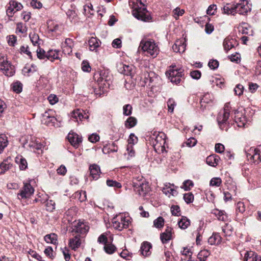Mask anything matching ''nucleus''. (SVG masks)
<instances>
[{
    "label": "nucleus",
    "instance_id": "nucleus-1",
    "mask_svg": "<svg viewBox=\"0 0 261 261\" xmlns=\"http://www.w3.org/2000/svg\"><path fill=\"white\" fill-rule=\"evenodd\" d=\"M129 5L132 8V14L135 18L144 22L151 20L150 13L141 0H130Z\"/></svg>",
    "mask_w": 261,
    "mask_h": 261
},
{
    "label": "nucleus",
    "instance_id": "nucleus-2",
    "mask_svg": "<svg viewBox=\"0 0 261 261\" xmlns=\"http://www.w3.org/2000/svg\"><path fill=\"white\" fill-rule=\"evenodd\" d=\"M231 111V107L229 103L225 104L223 110L220 112L218 117L217 121L220 128L225 131H227L230 125V120L229 119L230 113Z\"/></svg>",
    "mask_w": 261,
    "mask_h": 261
},
{
    "label": "nucleus",
    "instance_id": "nucleus-3",
    "mask_svg": "<svg viewBox=\"0 0 261 261\" xmlns=\"http://www.w3.org/2000/svg\"><path fill=\"white\" fill-rule=\"evenodd\" d=\"M139 48L153 58L156 57L160 52L158 45L151 39L142 40L140 43Z\"/></svg>",
    "mask_w": 261,
    "mask_h": 261
},
{
    "label": "nucleus",
    "instance_id": "nucleus-4",
    "mask_svg": "<svg viewBox=\"0 0 261 261\" xmlns=\"http://www.w3.org/2000/svg\"><path fill=\"white\" fill-rule=\"evenodd\" d=\"M153 146L154 150L157 152H163L165 150L166 144V135L163 132H154L152 137Z\"/></svg>",
    "mask_w": 261,
    "mask_h": 261
},
{
    "label": "nucleus",
    "instance_id": "nucleus-5",
    "mask_svg": "<svg viewBox=\"0 0 261 261\" xmlns=\"http://www.w3.org/2000/svg\"><path fill=\"white\" fill-rule=\"evenodd\" d=\"M182 69L178 68L176 66H171L169 70L166 71V74L172 83L178 84L181 81V77L184 75Z\"/></svg>",
    "mask_w": 261,
    "mask_h": 261
},
{
    "label": "nucleus",
    "instance_id": "nucleus-6",
    "mask_svg": "<svg viewBox=\"0 0 261 261\" xmlns=\"http://www.w3.org/2000/svg\"><path fill=\"white\" fill-rule=\"evenodd\" d=\"M112 223L113 227L115 229L121 231L128 227L130 221L128 219H126L125 217L120 215L114 217L112 219Z\"/></svg>",
    "mask_w": 261,
    "mask_h": 261
},
{
    "label": "nucleus",
    "instance_id": "nucleus-7",
    "mask_svg": "<svg viewBox=\"0 0 261 261\" xmlns=\"http://www.w3.org/2000/svg\"><path fill=\"white\" fill-rule=\"evenodd\" d=\"M0 70L8 76H12L15 73L14 67L8 61L6 57L0 55Z\"/></svg>",
    "mask_w": 261,
    "mask_h": 261
},
{
    "label": "nucleus",
    "instance_id": "nucleus-8",
    "mask_svg": "<svg viewBox=\"0 0 261 261\" xmlns=\"http://www.w3.org/2000/svg\"><path fill=\"white\" fill-rule=\"evenodd\" d=\"M246 156L251 162L258 164L261 162V146L259 147H251L246 151Z\"/></svg>",
    "mask_w": 261,
    "mask_h": 261
},
{
    "label": "nucleus",
    "instance_id": "nucleus-9",
    "mask_svg": "<svg viewBox=\"0 0 261 261\" xmlns=\"http://www.w3.org/2000/svg\"><path fill=\"white\" fill-rule=\"evenodd\" d=\"M54 112L52 110H48L45 112L42 116V123L48 126H59L56 123L58 120L54 115Z\"/></svg>",
    "mask_w": 261,
    "mask_h": 261
},
{
    "label": "nucleus",
    "instance_id": "nucleus-10",
    "mask_svg": "<svg viewBox=\"0 0 261 261\" xmlns=\"http://www.w3.org/2000/svg\"><path fill=\"white\" fill-rule=\"evenodd\" d=\"M133 186L134 190L140 196H144L149 191L148 185L147 183H144L143 181L134 180Z\"/></svg>",
    "mask_w": 261,
    "mask_h": 261
},
{
    "label": "nucleus",
    "instance_id": "nucleus-11",
    "mask_svg": "<svg viewBox=\"0 0 261 261\" xmlns=\"http://www.w3.org/2000/svg\"><path fill=\"white\" fill-rule=\"evenodd\" d=\"M236 12L241 15H246L251 11V5L247 0H240L235 4Z\"/></svg>",
    "mask_w": 261,
    "mask_h": 261
},
{
    "label": "nucleus",
    "instance_id": "nucleus-12",
    "mask_svg": "<svg viewBox=\"0 0 261 261\" xmlns=\"http://www.w3.org/2000/svg\"><path fill=\"white\" fill-rule=\"evenodd\" d=\"M24 146L25 147L29 148L31 151L34 152L41 150L43 146L37 138L33 137H30V139L27 140Z\"/></svg>",
    "mask_w": 261,
    "mask_h": 261
},
{
    "label": "nucleus",
    "instance_id": "nucleus-13",
    "mask_svg": "<svg viewBox=\"0 0 261 261\" xmlns=\"http://www.w3.org/2000/svg\"><path fill=\"white\" fill-rule=\"evenodd\" d=\"M34 189L30 184L26 183L24 185L20 192L18 193L17 197L20 200L30 198L34 193Z\"/></svg>",
    "mask_w": 261,
    "mask_h": 261
},
{
    "label": "nucleus",
    "instance_id": "nucleus-14",
    "mask_svg": "<svg viewBox=\"0 0 261 261\" xmlns=\"http://www.w3.org/2000/svg\"><path fill=\"white\" fill-rule=\"evenodd\" d=\"M112 75L108 71L102 70L100 72L99 81L101 85L109 88L112 84Z\"/></svg>",
    "mask_w": 261,
    "mask_h": 261
},
{
    "label": "nucleus",
    "instance_id": "nucleus-15",
    "mask_svg": "<svg viewBox=\"0 0 261 261\" xmlns=\"http://www.w3.org/2000/svg\"><path fill=\"white\" fill-rule=\"evenodd\" d=\"M88 112H86L83 110L77 109L72 111L71 113V118L74 121H76L78 123L79 121H82L83 119H88L89 118Z\"/></svg>",
    "mask_w": 261,
    "mask_h": 261
},
{
    "label": "nucleus",
    "instance_id": "nucleus-16",
    "mask_svg": "<svg viewBox=\"0 0 261 261\" xmlns=\"http://www.w3.org/2000/svg\"><path fill=\"white\" fill-rule=\"evenodd\" d=\"M234 120L240 127H244L246 123V119L242 112L235 110L234 112Z\"/></svg>",
    "mask_w": 261,
    "mask_h": 261
},
{
    "label": "nucleus",
    "instance_id": "nucleus-17",
    "mask_svg": "<svg viewBox=\"0 0 261 261\" xmlns=\"http://www.w3.org/2000/svg\"><path fill=\"white\" fill-rule=\"evenodd\" d=\"M67 138L71 145L77 148L82 142V138L76 134H70L68 135Z\"/></svg>",
    "mask_w": 261,
    "mask_h": 261
},
{
    "label": "nucleus",
    "instance_id": "nucleus-18",
    "mask_svg": "<svg viewBox=\"0 0 261 261\" xmlns=\"http://www.w3.org/2000/svg\"><path fill=\"white\" fill-rule=\"evenodd\" d=\"M89 230V226L85 223L79 221L73 226L72 232L76 233L84 234Z\"/></svg>",
    "mask_w": 261,
    "mask_h": 261
},
{
    "label": "nucleus",
    "instance_id": "nucleus-19",
    "mask_svg": "<svg viewBox=\"0 0 261 261\" xmlns=\"http://www.w3.org/2000/svg\"><path fill=\"white\" fill-rule=\"evenodd\" d=\"M73 45V40L70 38H66L64 42L62 43L63 53L65 55H70L72 53Z\"/></svg>",
    "mask_w": 261,
    "mask_h": 261
},
{
    "label": "nucleus",
    "instance_id": "nucleus-20",
    "mask_svg": "<svg viewBox=\"0 0 261 261\" xmlns=\"http://www.w3.org/2000/svg\"><path fill=\"white\" fill-rule=\"evenodd\" d=\"M172 228L167 226L165 231L160 234V239L163 244L167 243L169 241L172 239Z\"/></svg>",
    "mask_w": 261,
    "mask_h": 261
},
{
    "label": "nucleus",
    "instance_id": "nucleus-21",
    "mask_svg": "<svg viewBox=\"0 0 261 261\" xmlns=\"http://www.w3.org/2000/svg\"><path fill=\"white\" fill-rule=\"evenodd\" d=\"M186 44L183 40H177L172 46V49L176 53H183L186 49Z\"/></svg>",
    "mask_w": 261,
    "mask_h": 261
},
{
    "label": "nucleus",
    "instance_id": "nucleus-22",
    "mask_svg": "<svg viewBox=\"0 0 261 261\" xmlns=\"http://www.w3.org/2000/svg\"><path fill=\"white\" fill-rule=\"evenodd\" d=\"M89 170L90 175L93 179L97 180L99 177L101 172L100 167L98 165L96 164L90 165Z\"/></svg>",
    "mask_w": 261,
    "mask_h": 261
},
{
    "label": "nucleus",
    "instance_id": "nucleus-23",
    "mask_svg": "<svg viewBox=\"0 0 261 261\" xmlns=\"http://www.w3.org/2000/svg\"><path fill=\"white\" fill-rule=\"evenodd\" d=\"M80 236L76 234L69 241V246L73 250H76L81 245Z\"/></svg>",
    "mask_w": 261,
    "mask_h": 261
},
{
    "label": "nucleus",
    "instance_id": "nucleus-24",
    "mask_svg": "<svg viewBox=\"0 0 261 261\" xmlns=\"http://www.w3.org/2000/svg\"><path fill=\"white\" fill-rule=\"evenodd\" d=\"M89 49L94 51L101 44V41L96 37H92L88 41Z\"/></svg>",
    "mask_w": 261,
    "mask_h": 261
},
{
    "label": "nucleus",
    "instance_id": "nucleus-25",
    "mask_svg": "<svg viewBox=\"0 0 261 261\" xmlns=\"http://www.w3.org/2000/svg\"><path fill=\"white\" fill-rule=\"evenodd\" d=\"M245 261H261V257L253 251H246L244 256Z\"/></svg>",
    "mask_w": 261,
    "mask_h": 261
},
{
    "label": "nucleus",
    "instance_id": "nucleus-26",
    "mask_svg": "<svg viewBox=\"0 0 261 261\" xmlns=\"http://www.w3.org/2000/svg\"><path fill=\"white\" fill-rule=\"evenodd\" d=\"M151 248V245L150 243L146 242H144L141 246L140 251L141 253L143 256L149 255L151 253L150 249Z\"/></svg>",
    "mask_w": 261,
    "mask_h": 261
},
{
    "label": "nucleus",
    "instance_id": "nucleus-27",
    "mask_svg": "<svg viewBox=\"0 0 261 261\" xmlns=\"http://www.w3.org/2000/svg\"><path fill=\"white\" fill-rule=\"evenodd\" d=\"M235 43L236 41L234 39L229 38H225L223 41V47L224 50L227 52L234 46Z\"/></svg>",
    "mask_w": 261,
    "mask_h": 261
},
{
    "label": "nucleus",
    "instance_id": "nucleus-28",
    "mask_svg": "<svg viewBox=\"0 0 261 261\" xmlns=\"http://www.w3.org/2000/svg\"><path fill=\"white\" fill-rule=\"evenodd\" d=\"M16 163L19 165L20 170H25L28 167V163L26 160L21 155H18L15 158Z\"/></svg>",
    "mask_w": 261,
    "mask_h": 261
},
{
    "label": "nucleus",
    "instance_id": "nucleus-29",
    "mask_svg": "<svg viewBox=\"0 0 261 261\" xmlns=\"http://www.w3.org/2000/svg\"><path fill=\"white\" fill-rule=\"evenodd\" d=\"M221 237L218 233H214L208 239V243L210 245L219 244L221 242Z\"/></svg>",
    "mask_w": 261,
    "mask_h": 261
},
{
    "label": "nucleus",
    "instance_id": "nucleus-30",
    "mask_svg": "<svg viewBox=\"0 0 261 261\" xmlns=\"http://www.w3.org/2000/svg\"><path fill=\"white\" fill-rule=\"evenodd\" d=\"M235 4H227L223 7V13L226 14L234 15L236 12Z\"/></svg>",
    "mask_w": 261,
    "mask_h": 261
},
{
    "label": "nucleus",
    "instance_id": "nucleus-31",
    "mask_svg": "<svg viewBox=\"0 0 261 261\" xmlns=\"http://www.w3.org/2000/svg\"><path fill=\"white\" fill-rule=\"evenodd\" d=\"M213 214L216 216L219 220L225 221L227 219V216L224 211L214 210Z\"/></svg>",
    "mask_w": 261,
    "mask_h": 261
},
{
    "label": "nucleus",
    "instance_id": "nucleus-32",
    "mask_svg": "<svg viewBox=\"0 0 261 261\" xmlns=\"http://www.w3.org/2000/svg\"><path fill=\"white\" fill-rule=\"evenodd\" d=\"M57 236L54 233L47 234L44 238V240L46 243L53 244H56L57 243Z\"/></svg>",
    "mask_w": 261,
    "mask_h": 261
},
{
    "label": "nucleus",
    "instance_id": "nucleus-33",
    "mask_svg": "<svg viewBox=\"0 0 261 261\" xmlns=\"http://www.w3.org/2000/svg\"><path fill=\"white\" fill-rule=\"evenodd\" d=\"M181 254L187 257V258H181V261H192V252L190 251V249L187 247L183 248L181 251Z\"/></svg>",
    "mask_w": 261,
    "mask_h": 261
},
{
    "label": "nucleus",
    "instance_id": "nucleus-34",
    "mask_svg": "<svg viewBox=\"0 0 261 261\" xmlns=\"http://www.w3.org/2000/svg\"><path fill=\"white\" fill-rule=\"evenodd\" d=\"M219 161V158L218 156L214 155H210L207 157L206 159V163L213 167H215L217 165Z\"/></svg>",
    "mask_w": 261,
    "mask_h": 261
},
{
    "label": "nucleus",
    "instance_id": "nucleus-35",
    "mask_svg": "<svg viewBox=\"0 0 261 261\" xmlns=\"http://www.w3.org/2000/svg\"><path fill=\"white\" fill-rule=\"evenodd\" d=\"M179 227L182 229H186L190 224V221L186 217H182L178 222Z\"/></svg>",
    "mask_w": 261,
    "mask_h": 261
},
{
    "label": "nucleus",
    "instance_id": "nucleus-36",
    "mask_svg": "<svg viewBox=\"0 0 261 261\" xmlns=\"http://www.w3.org/2000/svg\"><path fill=\"white\" fill-rule=\"evenodd\" d=\"M12 164L8 163V160L4 161L0 164V174L5 173L7 171L10 169Z\"/></svg>",
    "mask_w": 261,
    "mask_h": 261
},
{
    "label": "nucleus",
    "instance_id": "nucleus-37",
    "mask_svg": "<svg viewBox=\"0 0 261 261\" xmlns=\"http://www.w3.org/2000/svg\"><path fill=\"white\" fill-rule=\"evenodd\" d=\"M59 53V51L50 50L47 53L46 59L51 61H53L55 59H60Z\"/></svg>",
    "mask_w": 261,
    "mask_h": 261
},
{
    "label": "nucleus",
    "instance_id": "nucleus-38",
    "mask_svg": "<svg viewBox=\"0 0 261 261\" xmlns=\"http://www.w3.org/2000/svg\"><path fill=\"white\" fill-rule=\"evenodd\" d=\"M8 145L7 138L5 135H0V153H1L4 148Z\"/></svg>",
    "mask_w": 261,
    "mask_h": 261
},
{
    "label": "nucleus",
    "instance_id": "nucleus-39",
    "mask_svg": "<svg viewBox=\"0 0 261 261\" xmlns=\"http://www.w3.org/2000/svg\"><path fill=\"white\" fill-rule=\"evenodd\" d=\"M137 122L136 118L134 117H129L125 122V126L126 127L130 128L135 126Z\"/></svg>",
    "mask_w": 261,
    "mask_h": 261
},
{
    "label": "nucleus",
    "instance_id": "nucleus-40",
    "mask_svg": "<svg viewBox=\"0 0 261 261\" xmlns=\"http://www.w3.org/2000/svg\"><path fill=\"white\" fill-rule=\"evenodd\" d=\"M106 184L108 187H113L115 189H120L122 187L121 183L112 179H107L106 181Z\"/></svg>",
    "mask_w": 261,
    "mask_h": 261
},
{
    "label": "nucleus",
    "instance_id": "nucleus-41",
    "mask_svg": "<svg viewBox=\"0 0 261 261\" xmlns=\"http://www.w3.org/2000/svg\"><path fill=\"white\" fill-rule=\"evenodd\" d=\"M153 225L158 228H162L164 225V219L162 217H159L153 221Z\"/></svg>",
    "mask_w": 261,
    "mask_h": 261
},
{
    "label": "nucleus",
    "instance_id": "nucleus-42",
    "mask_svg": "<svg viewBox=\"0 0 261 261\" xmlns=\"http://www.w3.org/2000/svg\"><path fill=\"white\" fill-rule=\"evenodd\" d=\"M47 25L48 30L51 32H56L59 28V25L57 23L51 20L47 22Z\"/></svg>",
    "mask_w": 261,
    "mask_h": 261
},
{
    "label": "nucleus",
    "instance_id": "nucleus-43",
    "mask_svg": "<svg viewBox=\"0 0 261 261\" xmlns=\"http://www.w3.org/2000/svg\"><path fill=\"white\" fill-rule=\"evenodd\" d=\"M45 205L47 211L52 212L55 209V202L52 200H47Z\"/></svg>",
    "mask_w": 261,
    "mask_h": 261
},
{
    "label": "nucleus",
    "instance_id": "nucleus-44",
    "mask_svg": "<svg viewBox=\"0 0 261 261\" xmlns=\"http://www.w3.org/2000/svg\"><path fill=\"white\" fill-rule=\"evenodd\" d=\"M29 37L30 38L31 41L32 42L34 45H36L39 44L38 42L40 41L39 36L33 33H30Z\"/></svg>",
    "mask_w": 261,
    "mask_h": 261
},
{
    "label": "nucleus",
    "instance_id": "nucleus-45",
    "mask_svg": "<svg viewBox=\"0 0 261 261\" xmlns=\"http://www.w3.org/2000/svg\"><path fill=\"white\" fill-rule=\"evenodd\" d=\"M22 89V85L19 82H15L12 85L13 90L17 93H19L21 92Z\"/></svg>",
    "mask_w": 261,
    "mask_h": 261
},
{
    "label": "nucleus",
    "instance_id": "nucleus-46",
    "mask_svg": "<svg viewBox=\"0 0 261 261\" xmlns=\"http://www.w3.org/2000/svg\"><path fill=\"white\" fill-rule=\"evenodd\" d=\"M222 231L225 236H230L232 233V227L228 224L222 227Z\"/></svg>",
    "mask_w": 261,
    "mask_h": 261
},
{
    "label": "nucleus",
    "instance_id": "nucleus-47",
    "mask_svg": "<svg viewBox=\"0 0 261 261\" xmlns=\"http://www.w3.org/2000/svg\"><path fill=\"white\" fill-rule=\"evenodd\" d=\"M185 13V11L183 9H180L179 8L174 9L173 11V16L176 19H177L180 16H181Z\"/></svg>",
    "mask_w": 261,
    "mask_h": 261
},
{
    "label": "nucleus",
    "instance_id": "nucleus-48",
    "mask_svg": "<svg viewBox=\"0 0 261 261\" xmlns=\"http://www.w3.org/2000/svg\"><path fill=\"white\" fill-rule=\"evenodd\" d=\"M132 113V107L131 105H125L123 107V114L125 116H129Z\"/></svg>",
    "mask_w": 261,
    "mask_h": 261
},
{
    "label": "nucleus",
    "instance_id": "nucleus-49",
    "mask_svg": "<svg viewBox=\"0 0 261 261\" xmlns=\"http://www.w3.org/2000/svg\"><path fill=\"white\" fill-rule=\"evenodd\" d=\"M222 183V180L219 177H214L210 181V185L211 186L219 187Z\"/></svg>",
    "mask_w": 261,
    "mask_h": 261
},
{
    "label": "nucleus",
    "instance_id": "nucleus-50",
    "mask_svg": "<svg viewBox=\"0 0 261 261\" xmlns=\"http://www.w3.org/2000/svg\"><path fill=\"white\" fill-rule=\"evenodd\" d=\"M162 191L166 195L171 194L172 195H174V194L176 193V191L173 188H172L170 187H168L167 185L163 188Z\"/></svg>",
    "mask_w": 261,
    "mask_h": 261
},
{
    "label": "nucleus",
    "instance_id": "nucleus-51",
    "mask_svg": "<svg viewBox=\"0 0 261 261\" xmlns=\"http://www.w3.org/2000/svg\"><path fill=\"white\" fill-rule=\"evenodd\" d=\"M193 186L194 184L192 180H187L184 182L183 186L181 188H184L186 191H188L190 190Z\"/></svg>",
    "mask_w": 261,
    "mask_h": 261
},
{
    "label": "nucleus",
    "instance_id": "nucleus-52",
    "mask_svg": "<svg viewBox=\"0 0 261 261\" xmlns=\"http://www.w3.org/2000/svg\"><path fill=\"white\" fill-rule=\"evenodd\" d=\"M184 199L187 203H190L194 200V195L192 193H186L184 195Z\"/></svg>",
    "mask_w": 261,
    "mask_h": 261
},
{
    "label": "nucleus",
    "instance_id": "nucleus-53",
    "mask_svg": "<svg viewBox=\"0 0 261 261\" xmlns=\"http://www.w3.org/2000/svg\"><path fill=\"white\" fill-rule=\"evenodd\" d=\"M37 56L40 59H46L47 53L43 49L39 47L37 50Z\"/></svg>",
    "mask_w": 261,
    "mask_h": 261
},
{
    "label": "nucleus",
    "instance_id": "nucleus-54",
    "mask_svg": "<svg viewBox=\"0 0 261 261\" xmlns=\"http://www.w3.org/2000/svg\"><path fill=\"white\" fill-rule=\"evenodd\" d=\"M244 86L241 84H238L234 89V91L237 95L240 96L243 94Z\"/></svg>",
    "mask_w": 261,
    "mask_h": 261
},
{
    "label": "nucleus",
    "instance_id": "nucleus-55",
    "mask_svg": "<svg viewBox=\"0 0 261 261\" xmlns=\"http://www.w3.org/2000/svg\"><path fill=\"white\" fill-rule=\"evenodd\" d=\"M175 105L176 103L174 100L172 98H170L167 101V106L169 112L172 113L174 111V106Z\"/></svg>",
    "mask_w": 261,
    "mask_h": 261
},
{
    "label": "nucleus",
    "instance_id": "nucleus-56",
    "mask_svg": "<svg viewBox=\"0 0 261 261\" xmlns=\"http://www.w3.org/2000/svg\"><path fill=\"white\" fill-rule=\"evenodd\" d=\"M9 5H12V7H13V8L15 10V12L20 10L22 8V5L20 3L14 1H10Z\"/></svg>",
    "mask_w": 261,
    "mask_h": 261
},
{
    "label": "nucleus",
    "instance_id": "nucleus-57",
    "mask_svg": "<svg viewBox=\"0 0 261 261\" xmlns=\"http://www.w3.org/2000/svg\"><path fill=\"white\" fill-rule=\"evenodd\" d=\"M30 5L34 9H40L42 7V4L38 0H31Z\"/></svg>",
    "mask_w": 261,
    "mask_h": 261
},
{
    "label": "nucleus",
    "instance_id": "nucleus-58",
    "mask_svg": "<svg viewBox=\"0 0 261 261\" xmlns=\"http://www.w3.org/2000/svg\"><path fill=\"white\" fill-rule=\"evenodd\" d=\"M82 69L84 72H90L91 68L89 65V63L87 61H83L82 63Z\"/></svg>",
    "mask_w": 261,
    "mask_h": 261
},
{
    "label": "nucleus",
    "instance_id": "nucleus-59",
    "mask_svg": "<svg viewBox=\"0 0 261 261\" xmlns=\"http://www.w3.org/2000/svg\"><path fill=\"white\" fill-rule=\"evenodd\" d=\"M137 141L138 138L134 134H130L128 139V145L133 146V145L137 143Z\"/></svg>",
    "mask_w": 261,
    "mask_h": 261
},
{
    "label": "nucleus",
    "instance_id": "nucleus-60",
    "mask_svg": "<svg viewBox=\"0 0 261 261\" xmlns=\"http://www.w3.org/2000/svg\"><path fill=\"white\" fill-rule=\"evenodd\" d=\"M104 249L107 253L112 254L115 252L116 247L113 245H106L104 247Z\"/></svg>",
    "mask_w": 261,
    "mask_h": 261
},
{
    "label": "nucleus",
    "instance_id": "nucleus-61",
    "mask_svg": "<svg viewBox=\"0 0 261 261\" xmlns=\"http://www.w3.org/2000/svg\"><path fill=\"white\" fill-rule=\"evenodd\" d=\"M122 72L126 75H132V67L129 65H123Z\"/></svg>",
    "mask_w": 261,
    "mask_h": 261
},
{
    "label": "nucleus",
    "instance_id": "nucleus-62",
    "mask_svg": "<svg viewBox=\"0 0 261 261\" xmlns=\"http://www.w3.org/2000/svg\"><path fill=\"white\" fill-rule=\"evenodd\" d=\"M236 211L242 214L245 211V206L243 202L239 201L237 203Z\"/></svg>",
    "mask_w": 261,
    "mask_h": 261
},
{
    "label": "nucleus",
    "instance_id": "nucleus-63",
    "mask_svg": "<svg viewBox=\"0 0 261 261\" xmlns=\"http://www.w3.org/2000/svg\"><path fill=\"white\" fill-rule=\"evenodd\" d=\"M209 67L213 70L217 69L219 66V62L216 60H211L208 64Z\"/></svg>",
    "mask_w": 261,
    "mask_h": 261
},
{
    "label": "nucleus",
    "instance_id": "nucleus-64",
    "mask_svg": "<svg viewBox=\"0 0 261 261\" xmlns=\"http://www.w3.org/2000/svg\"><path fill=\"white\" fill-rule=\"evenodd\" d=\"M212 95L209 93L205 94L201 99V103H208L212 101L211 99ZM202 106V104H201Z\"/></svg>",
    "mask_w": 261,
    "mask_h": 261
}]
</instances>
